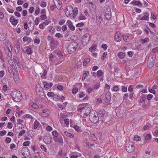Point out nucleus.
Wrapping results in <instances>:
<instances>
[{
	"label": "nucleus",
	"instance_id": "c03bdc74",
	"mask_svg": "<svg viewBox=\"0 0 158 158\" xmlns=\"http://www.w3.org/2000/svg\"><path fill=\"white\" fill-rule=\"evenodd\" d=\"M103 74V72L101 70H98L97 73V77H100Z\"/></svg>",
	"mask_w": 158,
	"mask_h": 158
},
{
	"label": "nucleus",
	"instance_id": "a211bd4d",
	"mask_svg": "<svg viewBox=\"0 0 158 158\" xmlns=\"http://www.w3.org/2000/svg\"><path fill=\"white\" fill-rule=\"evenodd\" d=\"M43 84L44 88L46 90L49 89L53 85L52 83L50 82L48 83L46 81L43 82Z\"/></svg>",
	"mask_w": 158,
	"mask_h": 158
},
{
	"label": "nucleus",
	"instance_id": "72a5a7b5",
	"mask_svg": "<svg viewBox=\"0 0 158 158\" xmlns=\"http://www.w3.org/2000/svg\"><path fill=\"white\" fill-rule=\"evenodd\" d=\"M64 134L66 136L71 138H73L74 137V135L71 133H69L67 131H65L64 132Z\"/></svg>",
	"mask_w": 158,
	"mask_h": 158
},
{
	"label": "nucleus",
	"instance_id": "de8ad7c7",
	"mask_svg": "<svg viewBox=\"0 0 158 158\" xmlns=\"http://www.w3.org/2000/svg\"><path fill=\"white\" fill-rule=\"evenodd\" d=\"M73 128L74 129L78 132H81V131L80 130L79 127L77 125H75Z\"/></svg>",
	"mask_w": 158,
	"mask_h": 158
},
{
	"label": "nucleus",
	"instance_id": "4be33fe9",
	"mask_svg": "<svg viewBox=\"0 0 158 158\" xmlns=\"http://www.w3.org/2000/svg\"><path fill=\"white\" fill-rule=\"evenodd\" d=\"M97 23L98 26H100L101 22L102 20V17L100 16V15L97 14L96 15Z\"/></svg>",
	"mask_w": 158,
	"mask_h": 158
},
{
	"label": "nucleus",
	"instance_id": "f03ea898",
	"mask_svg": "<svg viewBox=\"0 0 158 158\" xmlns=\"http://www.w3.org/2000/svg\"><path fill=\"white\" fill-rule=\"evenodd\" d=\"M89 119L92 123H97L99 121V117L98 114L94 111H92L89 115Z\"/></svg>",
	"mask_w": 158,
	"mask_h": 158
},
{
	"label": "nucleus",
	"instance_id": "dca6fc26",
	"mask_svg": "<svg viewBox=\"0 0 158 158\" xmlns=\"http://www.w3.org/2000/svg\"><path fill=\"white\" fill-rule=\"evenodd\" d=\"M10 21L11 24L14 26L16 25L18 23V20L15 19L14 17L11 16L10 18Z\"/></svg>",
	"mask_w": 158,
	"mask_h": 158
},
{
	"label": "nucleus",
	"instance_id": "864d4df0",
	"mask_svg": "<svg viewBox=\"0 0 158 158\" xmlns=\"http://www.w3.org/2000/svg\"><path fill=\"white\" fill-rule=\"evenodd\" d=\"M78 89L77 88H73L72 90V93L73 94H76L78 91Z\"/></svg>",
	"mask_w": 158,
	"mask_h": 158
},
{
	"label": "nucleus",
	"instance_id": "052dcab7",
	"mask_svg": "<svg viewBox=\"0 0 158 158\" xmlns=\"http://www.w3.org/2000/svg\"><path fill=\"white\" fill-rule=\"evenodd\" d=\"M83 136L86 139H87L89 136V134L86 132H84L83 133Z\"/></svg>",
	"mask_w": 158,
	"mask_h": 158
},
{
	"label": "nucleus",
	"instance_id": "7c9ffc66",
	"mask_svg": "<svg viewBox=\"0 0 158 158\" xmlns=\"http://www.w3.org/2000/svg\"><path fill=\"white\" fill-rule=\"evenodd\" d=\"M117 55L119 58L123 59L125 57L126 54L125 52H121L118 53Z\"/></svg>",
	"mask_w": 158,
	"mask_h": 158
},
{
	"label": "nucleus",
	"instance_id": "f8f14e48",
	"mask_svg": "<svg viewBox=\"0 0 158 158\" xmlns=\"http://www.w3.org/2000/svg\"><path fill=\"white\" fill-rule=\"evenodd\" d=\"M55 142H58L60 143H63V139L61 135H60L56 138H53Z\"/></svg>",
	"mask_w": 158,
	"mask_h": 158
},
{
	"label": "nucleus",
	"instance_id": "2eb2a0df",
	"mask_svg": "<svg viewBox=\"0 0 158 158\" xmlns=\"http://www.w3.org/2000/svg\"><path fill=\"white\" fill-rule=\"evenodd\" d=\"M35 91L36 93V94L38 96H40L41 95L42 92L43 91L42 88L40 85L37 86L36 87Z\"/></svg>",
	"mask_w": 158,
	"mask_h": 158
},
{
	"label": "nucleus",
	"instance_id": "20e7f679",
	"mask_svg": "<svg viewBox=\"0 0 158 158\" xmlns=\"http://www.w3.org/2000/svg\"><path fill=\"white\" fill-rule=\"evenodd\" d=\"M78 44L76 42H71L68 47V50L69 53L71 54L75 52L78 47Z\"/></svg>",
	"mask_w": 158,
	"mask_h": 158
},
{
	"label": "nucleus",
	"instance_id": "c756f323",
	"mask_svg": "<svg viewBox=\"0 0 158 158\" xmlns=\"http://www.w3.org/2000/svg\"><path fill=\"white\" fill-rule=\"evenodd\" d=\"M156 59V56L154 54H151L148 57V61L154 60Z\"/></svg>",
	"mask_w": 158,
	"mask_h": 158
},
{
	"label": "nucleus",
	"instance_id": "393cba45",
	"mask_svg": "<svg viewBox=\"0 0 158 158\" xmlns=\"http://www.w3.org/2000/svg\"><path fill=\"white\" fill-rule=\"evenodd\" d=\"M5 51L6 53V54L7 56L10 57L11 58L12 56V54L11 51H10V48L8 47H7L5 49Z\"/></svg>",
	"mask_w": 158,
	"mask_h": 158
},
{
	"label": "nucleus",
	"instance_id": "a19ab883",
	"mask_svg": "<svg viewBox=\"0 0 158 158\" xmlns=\"http://www.w3.org/2000/svg\"><path fill=\"white\" fill-rule=\"evenodd\" d=\"M52 134L53 138H56L60 135L56 131H52Z\"/></svg>",
	"mask_w": 158,
	"mask_h": 158
},
{
	"label": "nucleus",
	"instance_id": "9d476101",
	"mask_svg": "<svg viewBox=\"0 0 158 158\" xmlns=\"http://www.w3.org/2000/svg\"><path fill=\"white\" fill-rule=\"evenodd\" d=\"M43 141L45 143L48 144L52 141V139L49 136H46L44 137Z\"/></svg>",
	"mask_w": 158,
	"mask_h": 158
},
{
	"label": "nucleus",
	"instance_id": "5fc2aeb1",
	"mask_svg": "<svg viewBox=\"0 0 158 158\" xmlns=\"http://www.w3.org/2000/svg\"><path fill=\"white\" fill-rule=\"evenodd\" d=\"M55 36L58 38H62L63 37V35L59 33H56L55 34Z\"/></svg>",
	"mask_w": 158,
	"mask_h": 158
},
{
	"label": "nucleus",
	"instance_id": "774afa93",
	"mask_svg": "<svg viewBox=\"0 0 158 158\" xmlns=\"http://www.w3.org/2000/svg\"><path fill=\"white\" fill-rule=\"evenodd\" d=\"M152 52L153 53H156L158 52V47H156L152 49Z\"/></svg>",
	"mask_w": 158,
	"mask_h": 158
},
{
	"label": "nucleus",
	"instance_id": "79ce46f5",
	"mask_svg": "<svg viewBox=\"0 0 158 158\" xmlns=\"http://www.w3.org/2000/svg\"><path fill=\"white\" fill-rule=\"evenodd\" d=\"M141 138L138 135H135L134 137L133 140L135 141H140L141 140Z\"/></svg>",
	"mask_w": 158,
	"mask_h": 158
},
{
	"label": "nucleus",
	"instance_id": "a18cd8bd",
	"mask_svg": "<svg viewBox=\"0 0 158 158\" xmlns=\"http://www.w3.org/2000/svg\"><path fill=\"white\" fill-rule=\"evenodd\" d=\"M89 74V71H84L83 75L84 76V79H85L86 77H88V75Z\"/></svg>",
	"mask_w": 158,
	"mask_h": 158
},
{
	"label": "nucleus",
	"instance_id": "ea45409f",
	"mask_svg": "<svg viewBox=\"0 0 158 158\" xmlns=\"http://www.w3.org/2000/svg\"><path fill=\"white\" fill-rule=\"evenodd\" d=\"M97 45L94 44L92 47L89 48V51L92 52L94 51L96 49Z\"/></svg>",
	"mask_w": 158,
	"mask_h": 158
},
{
	"label": "nucleus",
	"instance_id": "4d7b16f0",
	"mask_svg": "<svg viewBox=\"0 0 158 158\" xmlns=\"http://www.w3.org/2000/svg\"><path fill=\"white\" fill-rule=\"evenodd\" d=\"M47 95L48 97H51L53 98L54 94L52 92H49L48 93Z\"/></svg>",
	"mask_w": 158,
	"mask_h": 158
},
{
	"label": "nucleus",
	"instance_id": "b1692460",
	"mask_svg": "<svg viewBox=\"0 0 158 158\" xmlns=\"http://www.w3.org/2000/svg\"><path fill=\"white\" fill-rule=\"evenodd\" d=\"M13 59L14 62L19 67L20 66V63L19 62V60L18 57L16 56H14L13 57Z\"/></svg>",
	"mask_w": 158,
	"mask_h": 158
},
{
	"label": "nucleus",
	"instance_id": "e2e57ef3",
	"mask_svg": "<svg viewBox=\"0 0 158 158\" xmlns=\"http://www.w3.org/2000/svg\"><path fill=\"white\" fill-rule=\"evenodd\" d=\"M153 97L152 94H149L147 96V98L148 100H150Z\"/></svg>",
	"mask_w": 158,
	"mask_h": 158
},
{
	"label": "nucleus",
	"instance_id": "412c9836",
	"mask_svg": "<svg viewBox=\"0 0 158 158\" xmlns=\"http://www.w3.org/2000/svg\"><path fill=\"white\" fill-rule=\"evenodd\" d=\"M67 23L69 27L71 30L74 31L75 30V27L70 20H68L67 22Z\"/></svg>",
	"mask_w": 158,
	"mask_h": 158
},
{
	"label": "nucleus",
	"instance_id": "ddd939ff",
	"mask_svg": "<svg viewBox=\"0 0 158 158\" xmlns=\"http://www.w3.org/2000/svg\"><path fill=\"white\" fill-rule=\"evenodd\" d=\"M15 73L14 74V76L12 77L13 78L15 82L16 83H18L19 81L20 78L18 72L15 69Z\"/></svg>",
	"mask_w": 158,
	"mask_h": 158
},
{
	"label": "nucleus",
	"instance_id": "0e129e2a",
	"mask_svg": "<svg viewBox=\"0 0 158 158\" xmlns=\"http://www.w3.org/2000/svg\"><path fill=\"white\" fill-rule=\"evenodd\" d=\"M79 97L80 98H82L85 95V94L82 92H81L78 94Z\"/></svg>",
	"mask_w": 158,
	"mask_h": 158
},
{
	"label": "nucleus",
	"instance_id": "2f4dec72",
	"mask_svg": "<svg viewBox=\"0 0 158 158\" xmlns=\"http://www.w3.org/2000/svg\"><path fill=\"white\" fill-rule=\"evenodd\" d=\"M130 4H132L133 5H135L136 6H141L142 5V4L141 3V2L139 1H132L131 3Z\"/></svg>",
	"mask_w": 158,
	"mask_h": 158
},
{
	"label": "nucleus",
	"instance_id": "338daca9",
	"mask_svg": "<svg viewBox=\"0 0 158 158\" xmlns=\"http://www.w3.org/2000/svg\"><path fill=\"white\" fill-rule=\"evenodd\" d=\"M65 22V20L64 19L60 20L59 21V23L60 25H62Z\"/></svg>",
	"mask_w": 158,
	"mask_h": 158
},
{
	"label": "nucleus",
	"instance_id": "f704fd0d",
	"mask_svg": "<svg viewBox=\"0 0 158 158\" xmlns=\"http://www.w3.org/2000/svg\"><path fill=\"white\" fill-rule=\"evenodd\" d=\"M53 99L56 101H58L60 99V97L59 95L54 94L53 97Z\"/></svg>",
	"mask_w": 158,
	"mask_h": 158
},
{
	"label": "nucleus",
	"instance_id": "c85d7f7f",
	"mask_svg": "<svg viewBox=\"0 0 158 158\" xmlns=\"http://www.w3.org/2000/svg\"><path fill=\"white\" fill-rule=\"evenodd\" d=\"M140 42L142 44H144L149 41V39L148 37L145 38L144 39H141L140 40Z\"/></svg>",
	"mask_w": 158,
	"mask_h": 158
},
{
	"label": "nucleus",
	"instance_id": "3c124183",
	"mask_svg": "<svg viewBox=\"0 0 158 158\" xmlns=\"http://www.w3.org/2000/svg\"><path fill=\"white\" fill-rule=\"evenodd\" d=\"M100 86V85L99 84H97L95 85H94L93 86V89H94V90H96L99 89Z\"/></svg>",
	"mask_w": 158,
	"mask_h": 158
},
{
	"label": "nucleus",
	"instance_id": "cd10ccee",
	"mask_svg": "<svg viewBox=\"0 0 158 158\" xmlns=\"http://www.w3.org/2000/svg\"><path fill=\"white\" fill-rule=\"evenodd\" d=\"M78 10L77 8L75 7L73 9V17L74 18H75L78 14Z\"/></svg>",
	"mask_w": 158,
	"mask_h": 158
},
{
	"label": "nucleus",
	"instance_id": "f3484780",
	"mask_svg": "<svg viewBox=\"0 0 158 158\" xmlns=\"http://www.w3.org/2000/svg\"><path fill=\"white\" fill-rule=\"evenodd\" d=\"M50 114L49 110L47 109H44L42 110V115L43 117H47Z\"/></svg>",
	"mask_w": 158,
	"mask_h": 158
},
{
	"label": "nucleus",
	"instance_id": "6e6d98bb",
	"mask_svg": "<svg viewBox=\"0 0 158 158\" xmlns=\"http://www.w3.org/2000/svg\"><path fill=\"white\" fill-rule=\"evenodd\" d=\"M112 90L114 92H117L119 90V88L117 85H115Z\"/></svg>",
	"mask_w": 158,
	"mask_h": 158
},
{
	"label": "nucleus",
	"instance_id": "09e8293b",
	"mask_svg": "<svg viewBox=\"0 0 158 158\" xmlns=\"http://www.w3.org/2000/svg\"><path fill=\"white\" fill-rule=\"evenodd\" d=\"M78 19L79 20H85L86 19V18L83 15L81 14L78 17Z\"/></svg>",
	"mask_w": 158,
	"mask_h": 158
},
{
	"label": "nucleus",
	"instance_id": "423d86ee",
	"mask_svg": "<svg viewBox=\"0 0 158 158\" xmlns=\"http://www.w3.org/2000/svg\"><path fill=\"white\" fill-rule=\"evenodd\" d=\"M65 10V15L67 17H70L73 16V9L72 6H67Z\"/></svg>",
	"mask_w": 158,
	"mask_h": 158
},
{
	"label": "nucleus",
	"instance_id": "1a4fd4ad",
	"mask_svg": "<svg viewBox=\"0 0 158 158\" xmlns=\"http://www.w3.org/2000/svg\"><path fill=\"white\" fill-rule=\"evenodd\" d=\"M58 45V41L54 40L51 41L50 46L52 49H54L57 47Z\"/></svg>",
	"mask_w": 158,
	"mask_h": 158
},
{
	"label": "nucleus",
	"instance_id": "6e6552de",
	"mask_svg": "<svg viewBox=\"0 0 158 158\" xmlns=\"http://www.w3.org/2000/svg\"><path fill=\"white\" fill-rule=\"evenodd\" d=\"M105 111L104 110H101L98 112V116L102 118H100V119L103 122L105 121L104 117L105 116Z\"/></svg>",
	"mask_w": 158,
	"mask_h": 158
},
{
	"label": "nucleus",
	"instance_id": "0eeeda50",
	"mask_svg": "<svg viewBox=\"0 0 158 158\" xmlns=\"http://www.w3.org/2000/svg\"><path fill=\"white\" fill-rule=\"evenodd\" d=\"M121 33L119 31H116L114 36V40L116 42H120L121 41Z\"/></svg>",
	"mask_w": 158,
	"mask_h": 158
},
{
	"label": "nucleus",
	"instance_id": "aec40b11",
	"mask_svg": "<svg viewBox=\"0 0 158 158\" xmlns=\"http://www.w3.org/2000/svg\"><path fill=\"white\" fill-rule=\"evenodd\" d=\"M29 105L30 107L32 109H36L39 108V106L32 101H31L29 103Z\"/></svg>",
	"mask_w": 158,
	"mask_h": 158
},
{
	"label": "nucleus",
	"instance_id": "4c0bfd02",
	"mask_svg": "<svg viewBox=\"0 0 158 158\" xmlns=\"http://www.w3.org/2000/svg\"><path fill=\"white\" fill-rule=\"evenodd\" d=\"M123 40L126 42H128V41L129 40V37L127 35H123Z\"/></svg>",
	"mask_w": 158,
	"mask_h": 158
},
{
	"label": "nucleus",
	"instance_id": "7ed1b4c3",
	"mask_svg": "<svg viewBox=\"0 0 158 158\" xmlns=\"http://www.w3.org/2000/svg\"><path fill=\"white\" fill-rule=\"evenodd\" d=\"M11 95L14 100L16 102H19L21 99V93L19 91H13L11 93Z\"/></svg>",
	"mask_w": 158,
	"mask_h": 158
},
{
	"label": "nucleus",
	"instance_id": "bf43d9fd",
	"mask_svg": "<svg viewBox=\"0 0 158 158\" xmlns=\"http://www.w3.org/2000/svg\"><path fill=\"white\" fill-rule=\"evenodd\" d=\"M25 118H27L33 119V117L31 115L29 114H26L25 115Z\"/></svg>",
	"mask_w": 158,
	"mask_h": 158
},
{
	"label": "nucleus",
	"instance_id": "bb28decb",
	"mask_svg": "<svg viewBox=\"0 0 158 158\" xmlns=\"http://www.w3.org/2000/svg\"><path fill=\"white\" fill-rule=\"evenodd\" d=\"M40 125V122L37 120H35L33 123V128L36 130L37 129L38 127Z\"/></svg>",
	"mask_w": 158,
	"mask_h": 158
},
{
	"label": "nucleus",
	"instance_id": "49530a36",
	"mask_svg": "<svg viewBox=\"0 0 158 158\" xmlns=\"http://www.w3.org/2000/svg\"><path fill=\"white\" fill-rule=\"evenodd\" d=\"M152 138L151 135L150 134H147L145 136V139L146 140H150Z\"/></svg>",
	"mask_w": 158,
	"mask_h": 158
},
{
	"label": "nucleus",
	"instance_id": "9b49d317",
	"mask_svg": "<svg viewBox=\"0 0 158 158\" xmlns=\"http://www.w3.org/2000/svg\"><path fill=\"white\" fill-rule=\"evenodd\" d=\"M111 94L108 91L106 93L105 95L104 101L106 103H109L111 99Z\"/></svg>",
	"mask_w": 158,
	"mask_h": 158
},
{
	"label": "nucleus",
	"instance_id": "37998d69",
	"mask_svg": "<svg viewBox=\"0 0 158 158\" xmlns=\"http://www.w3.org/2000/svg\"><path fill=\"white\" fill-rule=\"evenodd\" d=\"M23 40L24 41H30L31 40V38L30 37H28L27 36H24L23 38Z\"/></svg>",
	"mask_w": 158,
	"mask_h": 158
},
{
	"label": "nucleus",
	"instance_id": "39448f33",
	"mask_svg": "<svg viewBox=\"0 0 158 158\" xmlns=\"http://www.w3.org/2000/svg\"><path fill=\"white\" fill-rule=\"evenodd\" d=\"M125 149L127 152L131 153L133 152L135 149V147L132 142H129L126 145Z\"/></svg>",
	"mask_w": 158,
	"mask_h": 158
},
{
	"label": "nucleus",
	"instance_id": "e433bc0d",
	"mask_svg": "<svg viewBox=\"0 0 158 158\" xmlns=\"http://www.w3.org/2000/svg\"><path fill=\"white\" fill-rule=\"evenodd\" d=\"M154 62L155 61L154 60L148 61V60L147 63L148 66L149 67H151L153 66L154 64Z\"/></svg>",
	"mask_w": 158,
	"mask_h": 158
},
{
	"label": "nucleus",
	"instance_id": "473e14b6",
	"mask_svg": "<svg viewBox=\"0 0 158 158\" xmlns=\"http://www.w3.org/2000/svg\"><path fill=\"white\" fill-rule=\"evenodd\" d=\"M94 91V89L91 87H88L87 88L86 92L88 94H89Z\"/></svg>",
	"mask_w": 158,
	"mask_h": 158
},
{
	"label": "nucleus",
	"instance_id": "6ab92c4d",
	"mask_svg": "<svg viewBox=\"0 0 158 158\" xmlns=\"http://www.w3.org/2000/svg\"><path fill=\"white\" fill-rule=\"evenodd\" d=\"M13 69H14L11 67H8V71L9 73V76L10 77H13L14 74L15 73V71L14 72Z\"/></svg>",
	"mask_w": 158,
	"mask_h": 158
},
{
	"label": "nucleus",
	"instance_id": "a878e982",
	"mask_svg": "<svg viewBox=\"0 0 158 158\" xmlns=\"http://www.w3.org/2000/svg\"><path fill=\"white\" fill-rule=\"evenodd\" d=\"M8 62L9 64L11 66L12 68H13L14 69H15L16 68V66L15 65V63L13 62V60L12 59H10L9 60Z\"/></svg>",
	"mask_w": 158,
	"mask_h": 158
},
{
	"label": "nucleus",
	"instance_id": "4468645a",
	"mask_svg": "<svg viewBox=\"0 0 158 158\" xmlns=\"http://www.w3.org/2000/svg\"><path fill=\"white\" fill-rule=\"evenodd\" d=\"M91 33H86L84 35V38L83 40L84 41H86L85 42L86 44L89 42L91 36Z\"/></svg>",
	"mask_w": 158,
	"mask_h": 158
},
{
	"label": "nucleus",
	"instance_id": "603ef678",
	"mask_svg": "<svg viewBox=\"0 0 158 158\" xmlns=\"http://www.w3.org/2000/svg\"><path fill=\"white\" fill-rule=\"evenodd\" d=\"M121 89L123 92H126L127 91V87L124 85H122Z\"/></svg>",
	"mask_w": 158,
	"mask_h": 158
},
{
	"label": "nucleus",
	"instance_id": "13d9d810",
	"mask_svg": "<svg viewBox=\"0 0 158 158\" xmlns=\"http://www.w3.org/2000/svg\"><path fill=\"white\" fill-rule=\"evenodd\" d=\"M40 147L41 149L43 151L46 152H47V150L44 145H41Z\"/></svg>",
	"mask_w": 158,
	"mask_h": 158
},
{
	"label": "nucleus",
	"instance_id": "f257e3e1",
	"mask_svg": "<svg viewBox=\"0 0 158 158\" xmlns=\"http://www.w3.org/2000/svg\"><path fill=\"white\" fill-rule=\"evenodd\" d=\"M77 110L80 112L81 117L83 118L89 115L91 112L90 108L87 106V104H80L78 106Z\"/></svg>",
	"mask_w": 158,
	"mask_h": 158
},
{
	"label": "nucleus",
	"instance_id": "5701e85b",
	"mask_svg": "<svg viewBox=\"0 0 158 158\" xmlns=\"http://www.w3.org/2000/svg\"><path fill=\"white\" fill-rule=\"evenodd\" d=\"M145 15L140 19V20L142 21L144 20L146 21L149 20V14L147 12L145 13Z\"/></svg>",
	"mask_w": 158,
	"mask_h": 158
},
{
	"label": "nucleus",
	"instance_id": "8fccbe9b",
	"mask_svg": "<svg viewBox=\"0 0 158 158\" xmlns=\"http://www.w3.org/2000/svg\"><path fill=\"white\" fill-rule=\"evenodd\" d=\"M31 49L30 48H27L25 50V52L28 54H31L32 53Z\"/></svg>",
	"mask_w": 158,
	"mask_h": 158
},
{
	"label": "nucleus",
	"instance_id": "c9c22d12",
	"mask_svg": "<svg viewBox=\"0 0 158 158\" xmlns=\"http://www.w3.org/2000/svg\"><path fill=\"white\" fill-rule=\"evenodd\" d=\"M90 59L89 58H85L84 60L83 63V66H86L88 63L89 62Z\"/></svg>",
	"mask_w": 158,
	"mask_h": 158
},
{
	"label": "nucleus",
	"instance_id": "69168bd1",
	"mask_svg": "<svg viewBox=\"0 0 158 158\" xmlns=\"http://www.w3.org/2000/svg\"><path fill=\"white\" fill-rule=\"evenodd\" d=\"M6 131L3 130L0 131V135L3 136L4 135L6 134Z\"/></svg>",
	"mask_w": 158,
	"mask_h": 158
},
{
	"label": "nucleus",
	"instance_id": "680f3d73",
	"mask_svg": "<svg viewBox=\"0 0 158 158\" xmlns=\"http://www.w3.org/2000/svg\"><path fill=\"white\" fill-rule=\"evenodd\" d=\"M105 17L106 19L107 20H109L110 19L111 17V15L109 13L106 14L105 15Z\"/></svg>",
	"mask_w": 158,
	"mask_h": 158
},
{
	"label": "nucleus",
	"instance_id": "58836bf2",
	"mask_svg": "<svg viewBox=\"0 0 158 158\" xmlns=\"http://www.w3.org/2000/svg\"><path fill=\"white\" fill-rule=\"evenodd\" d=\"M145 100H146V98L145 96H142L140 98L139 102L140 103H144Z\"/></svg>",
	"mask_w": 158,
	"mask_h": 158
}]
</instances>
